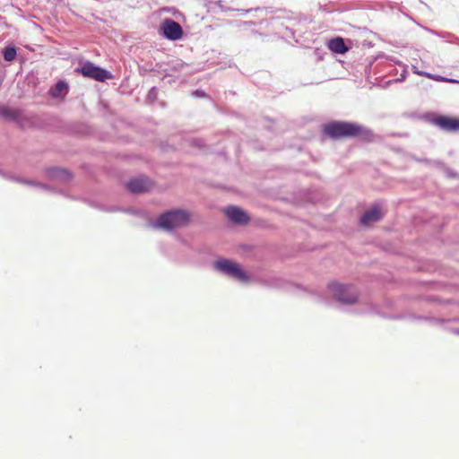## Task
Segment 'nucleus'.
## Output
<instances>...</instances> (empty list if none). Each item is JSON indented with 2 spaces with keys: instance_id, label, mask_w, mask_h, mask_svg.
Wrapping results in <instances>:
<instances>
[{
  "instance_id": "obj_22",
  "label": "nucleus",
  "mask_w": 459,
  "mask_h": 459,
  "mask_svg": "<svg viewBox=\"0 0 459 459\" xmlns=\"http://www.w3.org/2000/svg\"><path fill=\"white\" fill-rule=\"evenodd\" d=\"M157 98V90L156 87H152L147 94V99L151 101H154Z\"/></svg>"
},
{
  "instance_id": "obj_27",
  "label": "nucleus",
  "mask_w": 459,
  "mask_h": 459,
  "mask_svg": "<svg viewBox=\"0 0 459 459\" xmlns=\"http://www.w3.org/2000/svg\"><path fill=\"white\" fill-rule=\"evenodd\" d=\"M447 82H449V83H455V84H459V80H457V79H454V78H448V77H447Z\"/></svg>"
},
{
  "instance_id": "obj_16",
  "label": "nucleus",
  "mask_w": 459,
  "mask_h": 459,
  "mask_svg": "<svg viewBox=\"0 0 459 459\" xmlns=\"http://www.w3.org/2000/svg\"><path fill=\"white\" fill-rule=\"evenodd\" d=\"M12 181L22 183L28 186H38L42 190L46 191H53V188L50 186L31 179H25L20 177H15L12 178Z\"/></svg>"
},
{
  "instance_id": "obj_3",
  "label": "nucleus",
  "mask_w": 459,
  "mask_h": 459,
  "mask_svg": "<svg viewBox=\"0 0 459 459\" xmlns=\"http://www.w3.org/2000/svg\"><path fill=\"white\" fill-rule=\"evenodd\" d=\"M327 290L333 300L341 305H354L359 300V293L352 284L332 281L328 283Z\"/></svg>"
},
{
  "instance_id": "obj_28",
  "label": "nucleus",
  "mask_w": 459,
  "mask_h": 459,
  "mask_svg": "<svg viewBox=\"0 0 459 459\" xmlns=\"http://www.w3.org/2000/svg\"><path fill=\"white\" fill-rule=\"evenodd\" d=\"M423 76L433 80L434 74L429 72H425V74H423Z\"/></svg>"
},
{
  "instance_id": "obj_13",
  "label": "nucleus",
  "mask_w": 459,
  "mask_h": 459,
  "mask_svg": "<svg viewBox=\"0 0 459 459\" xmlns=\"http://www.w3.org/2000/svg\"><path fill=\"white\" fill-rule=\"evenodd\" d=\"M328 48L334 54L343 55L349 51L344 39L341 37H334L328 41Z\"/></svg>"
},
{
  "instance_id": "obj_31",
  "label": "nucleus",
  "mask_w": 459,
  "mask_h": 459,
  "mask_svg": "<svg viewBox=\"0 0 459 459\" xmlns=\"http://www.w3.org/2000/svg\"><path fill=\"white\" fill-rule=\"evenodd\" d=\"M405 74H406V71L404 70V71H403V73L401 74V78L399 79L400 81L404 80V78H405Z\"/></svg>"
},
{
  "instance_id": "obj_14",
  "label": "nucleus",
  "mask_w": 459,
  "mask_h": 459,
  "mask_svg": "<svg viewBox=\"0 0 459 459\" xmlns=\"http://www.w3.org/2000/svg\"><path fill=\"white\" fill-rule=\"evenodd\" d=\"M0 117L11 121H18L21 118V113L4 105H0Z\"/></svg>"
},
{
  "instance_id": "obj_10",
  "label": "nucleus",
  "mask_w": 459,
  "mask_h": 459,
  "mask_svg": "<svg viewBox=\"0 0 459 459\" xmlns=\"http://www.w3.org/2000/svg\"><path fill=\"white\" fill-rule=\"evenodd\" d=\"M150 180L146 177L131 178L127 184V189L133 194L147 192L150 189Z\"/></svg>"
},
{
  "instance_id": "obj_4",
  "label": "nucleus",
  "mask_w": 459,
  "mask_h": 459,
  "mask_svg": "<svg viewBox=\"0 0 459 459\" xmlns=\"http://www.w3.org/2000/svg\"><path fill=\"white\" fill-rule=\"evenodd\" d=\"M212 266L218 273L239 282L247 283L250 281L249 274L238 263L233 260L220 257L213 262Z\"/></svg>"
},
{
  "instance_id": "obj_1",
  "label": "nucleus",
  "mask_w": 459,
  "mask_h": 459,
  "mask_svg": "<svg viewBox=\"0 0 459 459\" xmlns=\"http://www.w3.org/2000/svg\"><path fill=\"white\" fill-rule=\"evenodd\" d=\"M323 132L331 139L358 138L363 142L373 141L374 133L368 127L352 121L333 120L324 125Z\"/></svg>"
},
{
  "instance_id": "obj_20",
  "label": "nucleus",
  "mask_w": 459,
  "mask_h": 459,
  "mask_svg": "<svg viewBox=\"0 0 459 459\" xmlns=\"http://www.w3.org/2000/svg\"><path fill=\"white\" fill-rule=\"evenodd\" d=\"M190 144L193 146V147H195V148H198V149H202L204 147V142L203 139H200V138H192L190 140Z\"/></svg>"
},
{
  "instance_id": "obj_29",
  "label": "nucleus",
  "mask_w": 459,
  "mask_h": 459,
  "mask_svg": "<svg viewBox=\"0 0 459 459\" xmlns=\"http://www.w3.org/2000/svg\"><path fill=\"white\" fill-rule=\"evenodd\" d=\"M237 11H238L239 13H241V14H245V13H247L250 12V11H251V9H248V10H245V9H238Z\"/></svg>"
},
{
  "instance_id": "obj_6",
  "label": "nucleus",
  "mask_w": 459,
  "mask_h": 459,
  "mask_svg": "<svg viewBox=\"0 0 459 459\" xmlns=\"http://www.w3.org/2000/svg\"><path fill=\"white\" fill-rule=\"evenodd\" d=\"M161 33L164 38L169 40H178L183 36L181 25L170 18H166L160 26Z\"/></svg>"
},
{
  "instance_id": "obj_15",
  "label": "nucleus",
  "mask_w": 459,
  "mask_h": 459,
  "mask_svg": "<svg viewBox=\"0 0 459 459\" xmlns=\"http://www.w3.org/2000/svg\"><path fill=\"white\" fill-rule=\"evenodd\" d=\"M411 318L415 319V320H422V321L428 322L431 325H438V326L443 325L446 322L448 321L445 318L437 317V316H415V315H413L411 316Z\"/></svg>"
},
{
  "instance_id": "obj_7",
  "label": "nucleus",
  "mask_w": 459,
  "mask_h": 459,
  "mask_svg": "<svg viewBox=\"0 0 459 459\" xmlns=\"http://www.w3.org/2000/svg\"><path fill=\"white\" fill-rule=\"evenodd\" d=\"M431 122L444 131L456 132L459 130V118L457 117L438 115L432 118Z\"/></svg>"
},
{
  "instance_id": "obj_25",
  "label": "nucleus",
  "mask_w": 459,
  "mask_h": 459,
  "mask_svg": "<svg viewBox=\"0 0 459 459\" xmlns=\"http://www.w3.org/2000/svg\"><path fill=\"white\" fill-rule=\"evenodd\" d=\"M433 80L436 82H447V77L438 75V74H434Z\"/></svg>"
},
{
  "instance_id": "obj_32",
  "label": "nucleus",
  "mask_w": 459,
  "mask_h": 459,
  "mask_svg": "<svg viewBox=\"0 0 459 459\" xmlns=\"http://www.w3.org/2000/svg\"><path fill=\"white\" fill-rule=\"evenodd\" d=\"M433 162H434L435 164H437V165L441 164V162H440V161H433Z\"/></svg>"
},
{
  "instance_id": "obj_12",
  "label": "nucleus",
  "mask_w": 459,
  "mask_h": 459,
  "mask_svg": "<svg viewBox=\"0 0 459 459\" xmlns=\"http://www.w3.org/2000/svg\"><path fill=\"white\" fill-rule=\"evenodd\" d=\"M383 217L381 209L374 205L368 210H367L360 217L359 222L361 225H368L372 222H377L381 220Z\"/></svg>"
},
{
  "instance_id": "obj_30",
  "label": "nucleus",
  "mask_w": 459,
  "mask_h": 459,
  "mask_svg": "<svg viewBox=\"0 0 459 459\" xmlns=\"http://www.w3.org/2000/svg\"><path fill=\"white\" fill-rule=\"evenodd\" d=\"M450 331L452 333L459 335V328H452Z\"/></svg>"
},
{
  "instance_id": "obj_24",
  "label": "nucleus",
  "mask_w": 459,
  "mask_h": 459,
  "mask_svg": "<svg viewBox=\"0 0 459 459\" xmlns=\"http://www.w3.org/2000/svg\"><path fill=\"white\" fill-rule=\"evenodd\" d=\"M0 177H2L4 179L11 180V181H12V178H15V176L10 175L2 169H0Z\"/></svg>"
},
{
  "instance_id": "obj_23",
  "label": "nucleus",
  "mask_w": 459,
  "mask_h": 459,
  "mask_svg": "<svg viewBox=\"0 0 459 459\" xmlns=\"http://www.w3.org/2000/svg\"><path fill=\"white\" fill-rule=\"evenodd\" d=\"M192 95L195 98H204L206 96V93L204 90L197 89L193 91Z\"/></svg>"
},
{
  "instance_id": "obj_26",
  "label": "nucleus",
  "mask_w": 459,
  "mask_h": 459,
  "mask_svg": "<svg viewBox=\"0 0 459 459\" xmlns=\"http://www.w3.org/2000/svg\"><path fill=\"white\" fill-rule=\"evenodd\" d=\"M412 70H413L414 74L420 75V76H423V74H425V71L418 70L415 66L412 67Z\"/></svg>"
},
{
  "instance_id": "obj_11",
  "label": "nucleus",
  "mask_w": 459,
  "mask_h": 459,
  "mask_svg": "<svg viewBox=\"0 0 459 459\" xmlns=\"http://www.w3.org/2000/svg\"><path fill=\"white\" fill-rule=\"evenodd\" d=\"M70 91V85L65 79H59L48 91L51 98L64 100Z\"/></svg>"
},
{
  "instance_id": "obj_21",
  "label": "nucleus",
  "mask_w": 459,
  "mask_h": 459,
  "mask_svg": "<svg viewBox=\"0 0 459 459\" xmlns=\"http://www.w3.org/2000/svg\"><path fill=\"white\" fill-rule=\"evenodd\" d=\"M186 65H187L181 60H176L171 64L172 69L178 72L181 71Z\"/></svg>"
},
{
  "instance_id": "obj_8",
  "label": "nucleus",
  "mask_w": 459,
  "mask_h": 459,
  "mask_svg": "<svg viewBox=\"0 0 459 459\" xmlns=\"http://www.w3.org/2000/svg\"><path fill=\"white\" fill-rule=\"evenodd\" d=\"M225 214L227 215L230 221L238 225H245L249 222V217L247 213L238 206H228L225 209Z\"/></svg>"
},
{
  "instance_id": "obj_5",
  "label": "nucleus",
  "mask_w": 459,
  "mask_h": 459,
  "mask_svg": "<svg viewBox=\"0 0 459 459\" xmlns=\"http://www.w3.org/2000/svg\"><path fill=\"white\" fill-rule=\"evenodd\" d=\"M75 72L85 78H90L100 82L113 78L111 72L91 61L82 63L79 67L75 68Z\"/></svg>"
},
{
  "instance_id": "obj_9",
  "label": "nucleus",
  "mask_w": 459,
  "mask_h": 459,
  "mask_svg": "<svg viewBox=\"0 0 459 459\" xmlns=\"http://www.w3.org/2000/svg\"><path fill=\"white\" fill-rule=\"evenodd\" d=\"M47 177L51 180H57L63 183H67L72 180L73 174L61 167H48L45 169Z\"/></svg>"
},
{
  "instance_id": "obj_17",
  "label": "nucleus",
  "mask_w": 459,
  "mask_h": 459,
  "mask_svg": "<svg viewBox=\"0 0 459 459\" xmlns=\"http://www.w3.org/2000/svg\"><path fill=\"white\" fill-rule=\"evenodd\" d=\"M429 31L431 32L432 34L443 39L446 42L455 44V45H459V37H457L456 35H455L451 32L437 31V30H429Z\"/></svg>"
},
{
  "instance_id": "obj_18",
  "label": "nucleus",
  "mask_w": 459,
  "mask_h": 459,
  "mask_svg": "<svg viewBox=\"0 0 459 459\" xmlns=\"http://www.w3.org/2000/svg\"><path fill=\"white\" fill-rule=\"evenodd\" d=\"M3 57L7 62L13 61L17 56V48L13 45H8L3 49Z\"/></svg>"
},
{
  "instance_id": "obj_2",
  "label": "nucleus",
  "mask_w": 459,
  "mask_h": 459,
  "mask_svg": "<svg viewBox=\"0 0 459 459\" xmlns=\"http://www.w3.org/2000/svg\"><path fill=\"white\" fill-rule=\"evenodd\" d=\"M190 220L186 211L181 209H172L160 213L152 226L156 229H161L166 231H172L177 228L183 227Z\"/></svg>"
},
{
  "instance_id": "obj_19",
  "label": "nucleus",
  "mask_w": 459,
  "mask_h": 459,
  "mask_svg": "<svg viewBox=\"0 0 459 459\" xmlns=\"http://www.w3.org/2000/svg\"><path fill=\"white\" fill-rule=\"evenodd\" d=\"M102 211L108 212H122L128 214H137V212L132 209V208H119L117 206H104L101 208Z\"/></svg>"
}]
</instances>
